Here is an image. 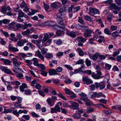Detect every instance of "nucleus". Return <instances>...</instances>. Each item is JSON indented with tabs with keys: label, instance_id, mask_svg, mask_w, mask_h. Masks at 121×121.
<instances>
[{
	"label": "nucleus",
	"instance_id": "obj_44",
	"mask_svg": "<svg viewBox=\"0 0 121 121\" xmlns=\"http://www.w3.org/2000/svg\"><path fill=\"white\" fill-rule=\"evenodd\" d=\"M57 112H60V108L59 105H56L55 107Z\"/></svg>",
	"mask_w": 121,
	"mask_h": 121
},
{
	"label": "nucleus",
	"instance_id": "obj_13",
	"mask_svg": "<svg viewBox=\"0 0 121 121\" xmlns=\"http://www.w3.org/2000/svg\"><path fill=\"white\" fill-rule=\"evenodd\" d=\"M71 106L73 108L75 109H77L78 108V104L76 102H72V103Z\"/></svg>",
	"mask_w": 121,
	"mask_h": 121
},
{
	"label": "nucleus",
	"instance_id": "obj_39",
	"mask_svg": "<svg viewBox=\"0 0 121 121\" xmlns=\"http://www.w3.org/2000/svg\"><path fill=\"white\" fill-rule=\"evenodd\" d=\"M87 110L86 112L87 113H90L93 112L94 111V109L93 108L90 107L87 108Z\"/></svg>",
	"mask_w": 121,
	"mask_h": 121
},
{
	"label": "nucleus",
	"instance_id": "obj_25",
	"mask_svg": "<svg viewBox=\"0 0 121 121\" xmlns=\"http://www.w3.org/2000/svg\"><path fill=\"white\" fill-rule=\"evenodd\" d=\"M64 31H61V30H59L56 32V34L58 36H63L64 35Z\"/></svg>",
	"mask_w": 121,
	"mask_h": 121
},
{
	"label": "nucleus",
	"instance_id": "obj_63",
	"mask_svg": "<svg viewBox=\"0 0 121 121\" xmlns=\"http://www.w3.org/2000/svg\"><path fill=\"white\" fill-rule=\"evenodd\" d=\"M119 70L118 68L116 65H114L112 69V70L114 71H117Z\"/></svg>",
	"mask_w": 121,
	"mask_h": 121
},
{
	"label": "nucleus",
	"instance_id": "obj_16",
	"mask_svg": "<svg viewBox=\"0 0 121 121\" xmlns=\"http://www.w3.org/2000/svg\"><path fill=\"white\" fill-rule=\"evenodd\" d=\"M48 104L50 106H52L54 104V103L50 98H48L46 100Z\"/></svg>",
	"mask_w": 121,
	"mask_h": 121
},
{
	"label": "nucleus",
	"instance_id": "obj_2",
	"mask_svg": "<svg viewBox=\"0 0 121 121\" xmlns=\"http://www.w3.org/2000/svg\"><path fill=\"white\" fill-rule=\"evenodd\" d=\"M89 14L92 16H93L94 15L98 14L99 13L98 10L95 8H91L90 7L89 8Z\"/></svg>",
	"mask_w": 121,
	"mask_h": 121
},
{
	"label": "nucleus",
	"instance_id": "obj_29",
	"mask_svg": "<svg viewBox=\"0 0 121 121\" xmlns=\"http://www.w3.org/2000/svg\"><path fill=\"white\" fill-rule=\"evenodd\" d=\"M99 56V53H97L95 54L92 55V58L93 60H96L98 58Z\"/></svg>",
	"mask_w": 121,
	"mask_h": 121
},
{
	"label": "nucleus",
	"instance_id": "obj_60",
	"mask_svg": "<svg viewBox=\"0 0 121 121\" xmlns=\"http://www.w3.org/2000/svg\"><path fill=\"white\" fill-rule=\"evenodd\" d=\"M115 1L118 5L121 6V0H115Z\"/></svg>",
	"mask_w": 121,
	"mask_h": 121
},
{
	"label": "nucleus",
	"instance_id": "obj_57",
	"mask_svg": "<svg viewBox=\"0 0 121 121\" xmlns=\"http://www.w3.org/2000/svg\"><path fill=\"white\" fill-rule=\"evenodd\" d=\"M51 112L52 113H57V111H56L55 108H51Z\"/></svg>",
	"mask_w": 121,
	"mask_h": 121
},
{
	"label": "nucleus",
	"instance_id": "obj_42",
	"mask_svg": "<svg viewBox=\"0 0 121 121\" xmlns=\"http://www.w3.org/2000/svg\"><path fill=\"white\" fill-rule=\"evenodd\" d=\"M14 66V67H19L20 66V65L21 64V63L20 62L18 61L17 62L13 63Z\"/></svg>",
	"mask_w": 121,
	"mask_h": 121
},
{
	"label": "nucleus",
	"instance_id": "obj_10",
	"mask_svg": "<svg viewBox=\"0 0 121 121\" xmlns=\"http://www.w3.org/2000/svg\"><path fill=\"white\" fill-rule=\"evenodd\" d=\"M110 7L112 9H113L115 10H119L120 8V7L118 6L115 4L112 3L110 5Z\"/></svg>",
	"mask_w": 121,
	"mask_h": 121
},
{
	"label": "nucleus",
	"instance_id": "obj_49",
	"mask_svg": "<svg viewBox=\"0 0 121 121\" xmlns=\"http://www.w3.org/2000/svg\"><path fill=\"white\" fill-rule=\"evenodd\" d=\"M16 77L19 78H22L23 77V75L21 73H19L18 74H16Z\"/></svg>",
	"mask_w": 121,
	"mask_h": 121
},
{
	"label": "nucleus",
	"instance_id": "obj_20",
	"mask_svg": "<svg viewBox=\"0 0 121 121\" xmlns=\"http://www.w3.org/2000/svg\"><path fill=\"white\" fill-rule=\"evenodd\" d=\"M15 23L12 22L8 26V28L9 29H12V30H14V28L15 27Z\"/></svg>",
	"mask_w": 121,
	"mask_h": 121
},
{
	"label": "nucleus",
	"instance_id": "obj_54",
	"mask_svg": "<svg viewBox=\"0 0 121 121\" xmlns=\"http://www.w3.org/2000/svg\"><path fill=\"white\" fill-rule=\"evenodd\" d=\"M99 101L100 102L104 104H106L107 102V100H106L104 99H100Z\"/></svg>",
	"mask_w": 121,
	"mask_h": 121
},
{
	"label": "nucleus",
	"instance_id": "obj_14",
	"mask_svg": "<svg viewBox=\"0 0 121 121\" xmlns=\"http://www.w3.org/2000/svg\"><path fill=\"white\" fill-rule=\"evenodd\" d=\"M27 86L26 84L23 83L22 85L20 86V90L22 92H24L25 90L24 89L27 88Z\"/></svg>",
	"mask_w": 121,
	"mask_h": 121
},
{
	"label": "nucleus",
	"instance_id": "obj_26",
	"mask_svg": "<svg viewBox=\"0 0 121 121\" xmlns=\"http://www.w3.org/2000/svg\"><path fill=\"white\" fill-rule=\"evenodd\" d=\"M18 16H19L20 17H24V15L25 13L22 11V10H19L18 11Z\"/></svg>",
	"mask_w": 121,
	"mask_h": 121
},
{
	"label": "nucleus",
	"instance_id": "obj_19",
	"mask_svg": "<svg viewBox=\"0 0 121 121\" xmlns=\"http://www.w3.org/2000/svg\"><path fill=\"white\" fill-rule=\"evenodd\" d=\"M0 11L4 14L7 11V9L6 6L5 5L2 6L1 7Z\"/></svg>",
	"mask_w": 121,
	"mask_h": 121
},
{
	"label": "nucleus",
	"instance_id": "obj_12",
	"mask_svg": "<svg viewBox=\"0 0 121 121\" xmlns=\"http://www.w3.org/2000/svg\"><path fill=\"white\" fill-rule=\"evenodd\" d=\"M78 41V42H82V43H84L86 42V39L82 37L81 36L79 37H78L76 38Z\"/></svg>",
	"mask_w": 121,
	"mask_h": 121
},
{
	"label": "nucleus",
	"instance_id": "obj_53",
	"mask_svg": "<svg viewBox=\"0 0 121 121\" xmlns=\"http://www.w3.org/2000/svg\"><path fill=\"white\" fill-rule=\"evenodd\" d=\"M41 74L44 76H46L47 74V72L45 71L44 70L41 71Z\"/></svg>",
	"mask_w": 121,
	"mask_h": 121
},
{
	"label": "nucleus",
	"instance_id": "obj_50",
	"mask_svg": "<svg viewBox=\"0 0 121 121\" xmlns=\"http://www.w3.org/2000/svg\"><path fill=\"white\" fill-rule=\"evenodd\" d=\"M31 12H30L29 13H28V15L30 16L33 15L35 14V12H36V11L34 12V10L32 9H31Z\"/></svg>",
	"mask_w": 121,
	"mask_h": 121
},
{
	"label": "nucleus",
	"instance_id": "obj_45",
	"mask_svg": "<svg viewBox=\"0 0 121 121\" xmlns=\"http://www.w3.org/2000/svg\"><path fill=\"white\" fill-rule=\"evenodd\" d=\"M22 117L26 120H28L30 119V117L28 115H24L22 116Z\"/></svg>",
	"mask_w": 121,
	"mask_h": 121
},
{
	"label": "nucleus",
	"instance_id": "obj_37",
	"mask_svg": "<svg viewBox=\"0 0 121 121\" xmlns=\"http://www.w3.org/2000/svg\"><path fill=\"white\" fill-rule=\"evenodd\" d=\"M29 31V29H27L26 31L22 32V34L24 35H27L30 33V32Z\"/></svg>",
	"mask_w": 121,
	"mask_h": 121
},
{
	"label": "nucleus",
	"instance_id": "obj_28",
	"mask_svg": "<svg viewBox=\"0 0 121 121\" xmlns=\"http://www.w3.org/2000/svg\"><path fill=\"white\" fill-rule=\"evenodd\" d=\"M104 32L107 35H110L111 34V33L110 32V31L109 30V29L107 28H105L104 30Z\"/></svg>",
	"mask_w": 121,
	"mask_h": 121
},
{
	"label": "nucleus",
	"instance_id": "obj_31",
	"mask_svg": "<svg viewBox=\"0 0 121 121\" xmlns=\"http://www.w3.org/2000/svg\"><path fill=\"white\" fill-rule=\"evenodd\" d=\"M55 21H50L47 22V23L49 24H48V25L49 26H51L53 27V26L55 25L56 24L55 23H55Z\"/></svg>",
	"mask_w": 121,
	"mask_h": 121
},
{
	"label": "nucleus",
	"instance_id": "obj_59",
	"mask_svg": "<svg viewBox=\"0 0 121 121\" xmlns=\"http://www.w3.org/2000/svg\"><path fill=\"white\" fill-rule=\"evenodd\" d=\"M95 85H92L89 86V87L90 88V89L91 91H94L95 89Z\"/></svg>",
	"mask_w": 121,
	"mask_h": 121
},
{
	"label": "nucleus",
	"instance_id": "obj_48",
	"mask_svg": "<svg viewBox=\"0 0 121 121\" xmlns=\"http://www.w3.org/2000/svg\"><path fill=\"white\" fill-rule=\"evenodd\" d=\"M62 41L60 39H58L56 41V44L57 45H61L62 43Z\"/></svg>",
	"mask_w": 121,
	"mask_h": 121
},
{
	"label": "nucleus",
	"instance_id": "obj_23",
	"mask_svg": "<svg viewBox=\"0 0 121 121\" xmlns=\"http://www.w3.org/2000/svg\"><path fill=\"white\" fill-rule=\"evenodd\" d=\"M91 76L94 78L95 79H99L101 78V76H100L99 75L96 74H92L91 75Z\"/></svg>",
	"mask_w": 121,
	"mask_h": 121
},
{
	"label": "nucleus",
	"instance_id": "obj_62",
	"mask_svg": "<svg viewBox=\"0 0 121 121\" xmlns=\"http://www.w3.org/2000/svg\"><path fill=\"white\" fill-rule=\"evenodd\" d=\"M71 95H72L70 96L71 98H74L76 97V94H75L73 92H71Z\"/></svg>",
	"mask_w": 121,
	"mask_h": 121
},
{
	"label": "nucleus",
	"instance_id": "obj_21",
	"mask_svg": "<svg viewBox=\"0 0 121 121\" xmlns=\"http://www.w3.org/2000/svg\"><path fill=\"white\" fill-rule=\"evenodd\" d=\"M61 3L59 2H55L52 3L51 4L52 6L54 9H56L58 8L57 4H61Z\"/></svg>",
	"mask_w": 121,
	"mask_h": 121
},
{
	"label": "nucleus",
	"instance_id": "obj_41",
	"mask_svg": "<svg viewBox=\"0 0 121 121\" xmlns=\"http://www.w3.org/2000/svg\"><path fill=\"white\" fill-rule=\"evenodd\" d=\"M2 20V23L3 24H6L9 23L10 21V20L7 19H5Z\"/></svg>",
	"mask_w": 121,
	"mask_h": 121
},
{
	"label": "nucleus",
	"instance_id": "obj_38",
	"mask_svg": "<svg viewBox=\"0 0 121 121\" xmlns=\"http://www.w3.org/2000/svg\"><path fill=\"white\" fill-rule=\"evenodd\" d=\"M65 91L66 94H68L69 95H71V92L73 91H71L69 89L66 88L65 89Z\"/></svg>",
	"mask_w": 121,
	"mask_h": 121
},
{
	"label": "nucleus",
	"instance_id": "obj_51",
	"mask_svg": "<svg viewBox=\"0 0 121 121\" xmlns=\"http://www.w3.org/2000/svg\"><path fill=\"white\" fill-rule=\"evenodd\" d=\"M62 67H57L55 70L56 71V72H60L62 71Z\"/></svg>",
	"mask_w": 121,
	"mask_h": 121
},
{
	"label": "nucleus",
	"instance_id": "obj_22",
	"mask_svg": "<svg viewBox=\"0 0 121 121\" xmlns=\"http://www.w3.org/2000/svg\"><path fill=\"white\" fill-rule=\"evenodd\" d=\"M61 25H58V27L59 30H60L61 31H64V29L65 28L64 25V24L63 22V24H60Z\"/></svg>",
	"mask_w": 121,
	"mask_h": 121
},
{
	"label": "nucleus",
	"instance_id": "obj_6",
	"mask_svg": "<svg viewBox=\"0 0 121 121\" xmlns=\"http://www.w3.org/2000/svg\"><path fill=\"white\" fill-rule=\"evenodd\" d=\"M28 42V40L25 39H24V40L20 39V41H18L17 42V44L18 46L21 47L23 46L24 44L25 43H27Z\"/></svg>",
	"mask_w": 121,
	"mask_h": 121
},
{
	"label": "nucleus",
	"instance_id": "obj_32",
	"mask_svg": "<svg viewBox=\"0 0 121 121\" xmlns=\"http://www.w3.org/2000/svg\"><path fill=\"white\" fill-rule=\"evenodd\" d=\"M45 57L47 58H50L53 57V56L52 54L48 53L46 55Z\"/></svg>",
	"mask_w": 121,
	"mask_h": 121
},
{
	"label": "nucleus",
	"instance_id": "obj_11",
	"mask_svg": "<svg viewBox=\"0 0 121 121\" xmlns=\"http://www.w3.org/2000/svg\"><path fill=\"white\" fill-rule=\"evenodd\" d=\"M32 26V24L30 23L27 24L26 22L24 23V25H22L21 28L23 30L27 29L29 27H30Z\"/></svg>",
	"mask_w": 121,
	"mask_h": 121
},
{
	"label": "nucleus",
	"instance_id": "obj_9",
	"mask_svg": "<svg viewBox=\"0 0 121 121\" xmlns=\"http://www.w3.org/2000/svg\"><path fill=\"white\" fill-rule=\"evenodd\" d=\"M8 48L9 50L13 52H18L19 51V50L17 48L13 47L12 45L10 44L9 45Z\"/></svg>",
	"mask_w": 121,
	"mask_h": 121
},
{
	"label": "nucleus",
	"instance_id": "obj_30",
	"mask_svg": "<svg viewBox=\"0 0 121 121\" xmlns=\"http://www.w3.org/2000/svg\"><path fill=\"white\" fill-rule=\"evenodd\" d=\"M119 35V33L118 32L115 31L112 33V35L113 37L115 38L117 37Z\"/></svg>",
	"mask_w": 121,
	"mask_h": 121
},
{
	"label": "nucleus",
	"instance_id": "obj_64",
	"mask_svg": "<svg viewBox=\"0 0 121 121\" xmlns=\"http://www.w3.org/2000/svg\"><path fill=\"white\" fill-rule=\"evenodd\" d=\"M65 82L66 84H70L72 82V81L69 78H68L65 80Z\"/></svg>",
	"mask_w": 121,
	"mask_h": 121
},
{
	"label": "nucleus",
	"instance_id": "obj_36",
	"mask_svg": "<svg viewBox=\"0 0 121 121\" xmlns=\"http://www.w3.org/2000/svg\"><path fill=\"white\" fill-rule=\"evenodd\" d=\"M66 8V7H63L60 8L59 10V12L58 13H60V14H62L64 11H65L66 10L65 9Z\"/></svg>",
	"mask_w": 121,
	"mask_h": 121
},
{
	"label": "nucleus",
	"instance_id": "obj_52",
	"mask_svg": "<svg viewBox=\"0 0 121 121\" xmlns=\"http://www.w3.org/2000/svg\"><path fill=\"white\" fill-rule=\"evenodd\" d=\"M85 19L88 21L90 22L91 21V17L89 16H86L85 17Z\"/></svg>",
	"mask_w": 121,
	"mask_h": 121
},
{
	"label": "nucleus",
	"instance_id": "obj_18",
	"mask_svg": "<svg viewBox=\"0 0 121 121\" xmlns=\"http://www.w3.org/2000/svg\"><path fill=\"white\" fill-rule=\"evenodd\" d=\"M72 116L74 118L77 119H80L81 117V114H79L76 112V113L73 114Z\"/></svg>",
	"mask_w": 121,
	"mask_h": 121
},
{
	"label": "nucleus",
	"instance_id": "obj_7",
	"mask_svg": "<svg viewBox=\"0 0 121 121\" xmlns=\"http://www.w3.org/2000/svg\"><path fill=\"white\" fill-rule=\"evenodd\" d=\"M66 34L67 35L73 38H75L76 36L75 32L73 31H70L68 30H66Z\"/></svg>",
	"mask_w": 121,
	"mask_h": 121
},
{
	"label": "nucleus",
	"instance_id": "obj_8",
	"mask_svg": "<svg viewBox=\"0 0 121 121\" xmlns=\"http://www.w3.org/2000/svg\"><path fill=\"white\" fill-rule=\"evenodd\" d=\"M13 72L16 73H23L24 71L20 68L17 67H13Z\"/></svg>",
	"mask_w": 121,
	"mask_h": 121
},
{
	"label": "nucleus",
	"instance_id": "obj_15",
	"mask_svg": "<svg viewBox=\"0 0 121 121\" xmlns=\"http://www.w3.org/2000/svg\"><path fill=\"white\" fill-rule=\"evenodd\" d=\"M49 38V36L48 34L47 33L45 34L44 35V37L43 39L42 42L43 43H45L47 40Z\"/></svg>",
	"mask_w": 121,
	"mask_h": 121
},
{
	"label": "nucleus",
	"instance_id": "obj_27",
	"mask_svg": "<svg viewBox=\"0 0 121 121\" xmlns=\"http://www.w3.org/2000/svg\"><path fill=\"white\" fill-rule=\"evenodd\" d=\"M77 51L79 55L81 56H83L84 55V53L79 48L77 49Z\"/></svg>",
	"mask_w": 121,
	"mask_h": 121
},
{
	"label": "nucleus",
	"instance_id": "obj_58",
	"mask_svg": "<svg viewBox=\"0 0 121 121\" xmlns=\"http://www.w3.org/2000/svg\"><path fill=\"white\" fill-rule=\"evenodd\" d=\"M12 113L13 114L16 115L17 117L19 115V114H18V112L17 110L13 111L12 112Z\"/></svg>",
	"mask_w": 121,
	"mask_h": 121
},
{
	"label": "nucleus",
	"instance_id": "obj_55",
	"mask_svg": "<svg viewBox=\"0 0 121 121\" xmlns=\"http://www.w3.org/2000/svg\"><path fill=\"white\" fill-rule=\"evenodd\" d=\"M15 27H16L18 29H19L22 28V25L20 24H16L15 23Z\"/></svg>",
	"mask_w": 121,
	"mask_h": 121
},
{
	"label": "nucleus",
	"instance_id": "obj_24",
	"mask_svg": "<svg viewBox=\"0 0 121 121\" xmlns=\"http://www.w3.org/2000/svg\"><path fill=\"white\" fill-rule=\"evenodd\" d=\"M84 62L83 60L80 59L77 61L75 64L76 65L77 64H81V65H84Z\"/></svg>",
	"mask_w": 121,
	"mask_h": 121
},
{
	"label": "nucleus",
	"instance_id": "obj_4",
	"mask_svg": "<svg viewBox=\"0 0 121 121\" xmlns=\"http://www.w3.org/2000/svg\"><path fill=\"white\" fill-rule=\"evenodd\" d=\"M0 69L5 73L11 75H13V73L12 72L11 70L8 69L7 67L2 66L0 67Z\"/></svg>",
	"mask_w": 121,
	"mask_h": 121
},
{
	"label": "nucleus",
	"instance_id": "obj_5",
	"mask_svg": "<svg viewBox=\"0 0 121 121\" xmlns=\"http://www.w3.org/2000/svg\"><path fill=\"white\" fill-rule=\"evenodd\" d=\"M82 81L87 85H89L93 83L92 81L87 76L83 77Z\"/></svg>",
	"mask_w": 121,
	"mask_h": 121
},
{
	"label": "nucleus",
	"instance_id": "obj_46",
	"mask_svg": "<svg viewBox=\"0 0 121 121\" xmlns=\"http://www.w3.org/2000/svg\"><path fill=\"white\" fill-rule=\"evenodd\" d=\"M117 27L115 26L111 25L110 26V29L112 31H114L116 30Z\"/></svg>",
	"mask_w": 121,
	"mask_h": 121
},
{
	"label": "nucleus",
	"instance_id": "obj_35",
	"mask_svg": "<svg viewBox=\"0 0 121 121\" xmlns=\"http://www.w3.org/2000/svg\"><path fill=\"white\" fill-rule=\"evenodd\" d=\"M31 91L30 90H24V91L25 94L27 95H30L31 94Z\"/></svg>",
	"mask_w": 121,
	"mask_h": 121
},
{
	"label": "nucleus",
	"instance_id": "obj_61",
	"mask_svg": "<svg viewBox=\"0 0 121 121\" xmlns=\"http://www.w3.org/2000/svg\"><path fill=\"white\" fill-rule=\"evenodd\" d=\"M80 9V6H78L74 8L73 9V11L74 12H76L79 10Z\"/></svg>",
	"mask_w": 121,
	"mask_h": 121
},
{
	"label": "nucleus",
	"instance_id": "obj_3",
	"mask_svg": "<svg viewBox=\"0 0 121 121\" xmlns=\"http://www.w3.org/2000/svg\"><path fill=\"white\" fill-rule=\"evenodd\" d=\"M56 20L59 24H63V20L62 17V14L60 13H58L56 15Z\"/></svg>",
	"mask_w": 121,
	"mask_h": 121
},
{
	"label": "nucleus",
	"instance_id": "obj_43",
	"mask_svg": "<svg viewBox=\"0 0 121 121\" xmlns=\"http://www.w3.org/2000/svg\"><path fill=\"white\" fill-rule=\"evenodd\" d=\"M10 83H12V85H14L15 83V85H20V83L19 81H14L13 82H11Z\"/></svg>",
	"mask_w": 121,
	"mask_h": 121
},
{
	"label": "nucleus",
	"instance_id": "obj_56",
	"mask_svg": "<svg viewBox=\"0 0 121 121\" xmlns=\"http://www.w3.org/2000/svg\"><path fill=\"white\" fill-rule=\"evenodd\" d=\"M31 114L33 117H39V116L38 115L34 112H32Z\"/></svg>",
	"mask_w": 121,
	"mask_h": 121
},
{
	"label": "nucleus",
	"instance_id": "obj_47",
	"mask_svg": "<svg viewBox=\"0 0 121 121\" xmlns=\"http://www.w3.org/2000/svg\"><path fill=\"white\" fill-rule=\"evenodd\" d=\"M4 63L5 65H10L11 62L8 59H6L4 62Z\"/></svg>",
	"mask_w": 121,
	"mask_h": 121
},
{
	"label": "nucleus",
	"instance_id": "obj_34",
	"mask_svg": "<svg viewBox=\"0 0 121 121\" xmlns=\"http://www.w3.org/2000/svg\"><path fill=\"white\" fill-rule=\"evenodd\" d=\"M81 67L79 69V71L80 73L82 72L83 73H84V71H83L85 69V67L84 66V65H81Z\"/></svg>",
	"mask_w": 121,
	"mask_h": 121
},
{
	"label": "nucleus",
	"instance_id": "obj_1",
	"mask_svg": "<svg viewBox=\"0 0 121 121\" xmlns=\"http://www.w3.org/2000/svg\"><path fill=\"white\" fill-rule=\"evenodd\" d=\"M76 25V27L77 29H80V28H78L80 27H82L83 28V29H85L86 30L85 32L83 34V36L85 38L91 36V34L92 33V31L90 30L87 29V27L82 26L79 24L77 25Z\"/></svg>",
	"mask_w": 121,
	"mask_h": 121
},
{
	"label": "nucleus",
	"instance_id": "obj_33",
	"mask_svg": "<svg viewBox=\"0 0 121 121\" xmlns=\"http://www.w3.org/2000/svg\"><path fill=\"white\" fill-rule=\"evenodd\" d=\"M85 62L87 66H89L91 65V61L88 60V58L86 59Z\"/></svg>",
	"mask_w": 121,
	"mask_h": 121
},
{
	"label": "nucleus",
	"instance_id": "obj_17",
	"mask_svg": "<svg viewBox=\"0 0 121 121\" xmlns=\"http://www.w3.org/2000/svg\"><path fill=\"white\" fill-rule=\"evenodd\" d=\"M48 73L50 75H57V73H56L55 70L52 69H50L49 70Z\"/></svg>",
	"mask_w": 121,
	"mask_h": 121
},
{
	"label": "nucleus",
	"instance_id": "obj_40",
	"mask_svg": "<svg viewBox=\"0 0 121 121\" xmlns=\"http://www.w3.org/2000/svg\"><path fill=\"white\" fill-rule=\"evenodd\" d=\"M38 67L41 69L42 70V71L46 69V68L45 67L44 65L42 64H39Z\"/></svg>",
	"mask_w": 121,
	"mask_h": 121
}]
</instances>
